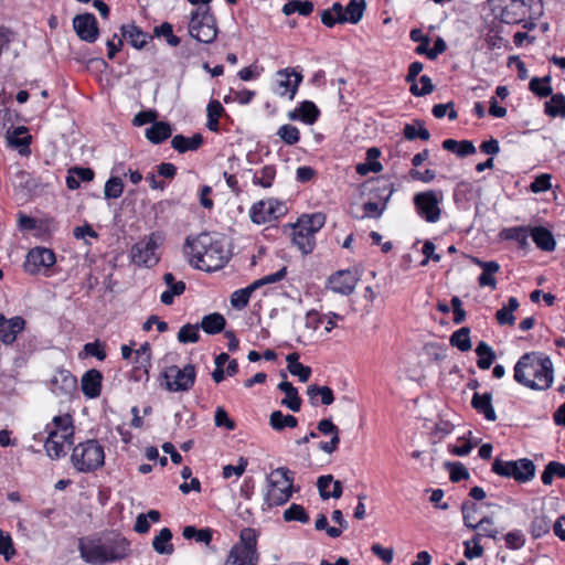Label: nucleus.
I'll return each instance as SVG.
<instances>
[{
  "label": "nucleus",
  "mask_w": 565,
  "mask_h": 565,
  "mask_svg": "<svg viewBox=\"0 0 565 565\" xmlns=\"http://www.w3.org/2000/svg\"><path fill=\"white\" fill-rule=\"evenodd\" d=\"M184 250L191 266L209 273L222 269L230 259L222 239L206 232L186 237Z\"/></svg>",
  "instance_id": "1"
},
{
  "label": "nucleus",
  "mask_w": 565,
  "mask_h": 565,
  "mask_svg": "<svg viewBox=\"0 0 565 565\" xmlns=\"http://www.w3.org/2000/svg\"><path fill=\"white\" fill-rule=\"evenodd\" d=\"M513 377L529 388L546 390L553 383V363L543 353H524L514 365Z\"/></svg>",
  "instance_id": "2"
},
{
  "label": "nucleus",
  "mask_w": 565,
  "mask_h": 565,
  "mask_svg": "<svg viewBox=\"0 0 565 565\" xmlns=\"http://www.w3.org/2000/svg\"><path fill=\"white\" fill-rule=\"evenodd\" d=\"M326 215L321 212L303 214L291 226V242L303 254L313 252L316 234L323 227Z\"/></svg>",
  "instance_id": "3"
},
{
  "label": "nucleus",
  "mask_w": 565,
  "mask_h": 565,
  "mask_svg": "<svg viewBox=\"0 0 565 565\" xmlns=\"http://www.w3.org/2000/svg\"><path fill=\"white\" fill-rule=\"evenodd\" d=\"M259 557L256 532L254 529L245 527L241 531L238 541L228 551L224 565H258Z\"/></svg>",
  "instance_id": "4"
},
{
  "label": "nucleus",
  "mask_w": 565,
  "mask_h": 565,
  "mask_svg": "<svg viewBox=\"0 0 565 565\" xmlns=\"http://www.w3.org/2000/svg\"><path fill=\"white\" fill-rule=\"evenodd\" d=\"M289 475L290 471L287 468L279 467L267 477L265 501L268 507L282 505L291 498L294 479Z\"/></svg>",
  "instance_id": "5"
},
{
  "label": "nucleus",
  "mask_w": 565,
  "mask_h": 565,
  "mask_svg": "<svg viewBox=\"0 0 565 565\" xmlns=\"http://www.w3.org/2000/svg\"><path fill=\"white\" fill-rule=\"evenodd\" d=\"M71 460L79 472H90L104 466V448L96 440L78 444L72 452Z\"/></svg>",
  "instance_id": "6"
},
{
  "label": "nucleus",
  "mask_w": 565,
  "mask_h": 565,
  "mask_svg": "<svg viewBox=\"0 0 565 565\" xmlns=\"http://www.w3.org/2000/svg\"><path fill=\"white\" fill-rule=\"evenodd\" d=\"M218 33L216 19L210 7L196 9L191 13L189 34L196 41L210 44L215 41Z\"/></svg>",
  "instance_id": "7"
},
{
  "label": "nucleus",
  "mask_w": 565,
  "mask_h": 565,
  "mask_svg": "<svg viewBox=\"0 0 565 565\" xmlns=\"http://www.w3.org/2000/svg\"><path fill=\"white\" fill-rule=\"evenodd\" d=\"M493 17L505 24H521L529 15L526 0H488Z\"/></svg>",
  "instance_id": "8"
},
{
  "label": "nucleus",
  "mask_w": 565,
  "mask_h": 565,
  "mask_svg": "<svg viewBox=\"0 0 565 565\" xmlns=\"http://www.w3.org/2000/svg\"><path fill=\"white\" fill-rule=\"evenodd\" d=\"M492 471L504 478H512L519 483L530 482L535 477V465L531 459L501 460L497 458L492 463Z\"/></svg>",
  "instance_id": "9"
},
{
  "label": "nucleus",
  "mask_w": 565,
  "mask_h": 565,
  "mask_svg": "<svg viewBox=\"0 0 565 565\" xmlns=\"http://www.w3.org/2000/svg\"><path fill=\"white\" fill-rule=\"evenodd\" d=\"M414 206L418 216L428 223H436L440 220L443 193L440 191L427 190L418 192L413 198Z\"/></svg>",
  "instance_id": "10"
},
{
  "label": "nucleus",
  "mask_w": 565,
  "mask_h": 565,
  "mask_svg": "<svg viewBox=\"0 0 565 565\" xmlns=\"http://www.w3.org/2000/svg\"><path fill=\"white\" fill-rule=\"evenodd\" d=\"M288 212L285 202L270 198L254 203L249 210V217L255 224H265L279 220Z\"/></svg>",
  "instance_id": "11"
},
{
  "label": "nucleus",
  "mask_w": 565,
  "mask_h": 565,
  "mask_svg": "<svg viewBox=\"0 0 565 565\" xmlns=\"http://www.w3.org/2000/svg\"><path fill=\"white\" fill-rule=\"evenodd\" d=\"M73 444L74 426H56L54 430L49 433L44 448L50 458L58 459L66 455Z\"/></svg>",
  "instance_id": "12"
},
{
  "label": "nucleus",
  "mask_w": 565,
  "mask_h": 565,
  "mask_svg": "<svg viewBox=\"0 0 565 565\" xmlns=\"http://www.w3.org/2000/svg\"><path fill=\"white\" fill-rule=\"evenodd\" d=\"M195 375V369L192 364H186L183 367L172 365L164 372L168 388L173 392L190 390L194 384Z\"/></svg>",
  "instance_id": "13"
},
{
  "label": "nucleus",
  "mask_w": 565,
  "mask_h": 565,
  "mask_svg": "<svg viewBox=\"0 0 565 565\" xmlns=\"http://www.w3.org/2000/svg\"><path fill=\"white\" fill-rule=\"evenodd\" d=\"M158 244L156 235L151 234L147 238L139 241L131 248L132 262L138 266L151 268L159 262V255L157 253Z\"/></svg>",
  "instance_id": "14"
},
{
  "label": "nucleus",
  "mask_w": 565,
  "mask_h": 565,
  "mask_svg": "<svg viewBox=\"0 0 565 565\" xmlns=\"http://www.w3.org/2000/svg\"><path fill=\"white\" fill-rule=\"evenodd\" d=\"M81 557L88 564L102 565L109 562L104 541L99 537H81L78 540Z\"/></svg>",
  "instance_id": "15"
},
{
  "label": "nucleus",
  "mask_w": 565,
  "mask_h": 565,
  "mask_svg": "<svg viewBox=\"0 0 565 565\" xmlns=\"http://www.w3.org/2000/svg\"><path fill=\"white\" fill-rule=\"evenodd\" d=\"M49 388L56 396L70 397L77 390V380L68 370L58 367L49 381Z\"/></svg>",
  "instance_id": "16"
},
{
  "label": "nucleus",
  "mask_w": 565,
  "mask_h": 565,
  "mask_svg": "<svg viewBox=\"0 0 565 565\" xmlns=\"http://www.w3.org/2000/svg\"><path fill=\"white\" fill-rule=\"evenodd\" d=\"M56 262L55 254L46 247H34L28 255L24 264L25 270L30 274H39L52 267Z\"/></svg>",
  "instance_id": "17"
},
{
  "label": "nucleus",
  "mask_w": 565,
  "mask_h": 565,
  "mask_svg": "<svg viewBox=\"0 0 565 565\" xmlns=\"http://www.w3.org/2000/svg\"><path fill=\"white\" fill-rule=\"evenodd\" d=\"M277 89L276 93L280 97L287 96L292 100L296 96L299 85L302 82V74L295 68L286 67L277 72Z\"/></svg>",
  "instance_id": "18"
},
{
  "label": "nucleus",
  "mask_w": 565,
  "mask_h": 565,
  "mask_svg": "<svg viewBox=\"0 0 565 565\" xmlns=\"http://www.w3.org/2000/svg\"><path fill=\"white\" fill-rule=\"evenodd\" d=\"M73 26L78 38L87 43H94L99 35L97 20L93 13L76 15L73 19Z\"/></svg>",
  "instance_id": "19"
},
{
  "label": "nucleus",
  "mask_w": 565,
  "mask_h": 565,
  "mask_svg": "<svg viewBox=\"0 0 565 565\" xmlns=\"http://www.w3.org/2000/svg\"><path fill=\"white\" fill-rule=\"evenodd\" d=\"M412 41H422L415 52L417 54H426L429 60H435L439 54L444 53L447 49L446 42L441 38H437L434 46L428 49L429 38L425 35L420 29H413L409 33Z\"/></svg>",
  "instance_id": "20"
},
{
  "label": "nucleus",
  "mask_w": 565,
  "mask_h": 565,
  "mask_svg": "<svg viewBox=\"0 0 565 565\" xmlns=\"http://www.w3.org/2000/svg\"><path fill=\"white\" fill-rule=\"evenodd\" d=\"M358 277L351 270H339L329 278V288L344 296L351 295L358 284Z\"/></svg>",
  "instance_id": "21"
},
{
  "label": "nucleus",
  "mask_w": 565,
  "mask_h": 565,
  "mask_svg": "<svg viewBox=\"0 0 565 565\" xmlns=\"http://www.w3.org/2000/svg\"><path fill=\"white\" fill-rule=\"evenodd\" d=\"M310 437L318 439L317 446L324 452L331 454L338 448L339 431L337 426H317V429L310 433Z\"/></svg>",
  "instance_id": "22"
},
{
  "label": "nucleus",
  "mask_w": 565,
  "mask_h": 565,
  "mask_svg": "<svg viewBox=\"0 0 565 565\" xmlns=\"http://www.w3.org/2000/svg\"><path fill=\"white\" fill-rule=\"evenodd\" d=\"M24 327L25 320L22 317L15 316L7 319L0 313V340L4 344H12Z\"/></svg>",
  "instance_id": "23"
},
{
  "label": "nucleus",
  "mask_w": 565,
  "mask_h": 565,
  "mask_svg": "<svg viewBox=\"0 0 565 565\" xmlns=\"http://www.w3.org/2000/svg\"><path fill=\"white\" fill-rule=\"evenodd\" d=\"M121 36L128 41V43L137 49H143L148 41L152 39L147 32L142 31L134 22L129 24H122L120 28Z\"/></svg>",
  "instance_id": "24"
},
{
  "label": "nucleus",
  "mask_w": 565,
  "mask_h": 565,
  "mask_svg": "<svg viewBox=\"0 0 565 565\" xmlns=\"http://www.w3.org/2000/svg\"><path fill=\"white\" fill-rule=\"evenodd\" d=\"M472 262L482 268V273L478 277L479 286L490 287L492 290H494L497 288V280L493 275L500 270V265L494 260L486 262L477 257H473Z\"/></svg>",
  "instance_id": "25"
},
{
  "label": "nucleus",
  "mask_w": 565,
  "mask_h": 565,
  "mask_svg": "<svg viewBox=\"0 0 565 565\" xmlns=\"http://www.w3.org/2000/svg\"><path fill=\"white\" fill-rule=\"evenodd\" d=\"M102 373L96 369H90L82 377V392L88 398H95L100 395Z\"/></svg>",
  "instance_id": "26"
},
{
  "label": "nucleus",
  "mask_w": 565,
  "mask_h": 565,
  "mask_svg": "<svg viewBox=\"0 0 565 565\" xmlns=\"http://www.w3.org/2000/svg\"><path fill=\"white\" fill-rule=\"evenodd\" d=\"M163 281L167 285V290L161 294L160 300L163 305L170 306L173 303L174 297L181 296L185 291V282L182 280L175 281L172 273H166Z\"/></svg>",
  "instance_id": "27"
},
{
  "label": "nucleus",
  "mask_w": 565,
  "mask_h": 565,
  "mask_svg": "<svg viewBox=\"0 0 565 565\" xmlns=\"http://www.w3.org/2000/svg\"><path fill=\"white\" fill-rule=\"evenodd\" d=\"M8 142L11 147L19 149L21 154L30 152L31 136L28 128L24 126L15 127L12 131L7 134Z\"/></svg>",
  "instance_id": "28"
},
{
  "label": "nucleus",
  "mask_w": 565,
  "mask_h": 565,
  "mask_svg": "<svg viewBox=\"0 0 565 565\" xmlns=\"http://www.w3.org/2000/svg\"><path fill=\"white\" fill-rule=\"evenodd\" d=\"M317 487L323 500L329 498L339 499L342 495V483L339 480H333L331 475L319 477Z\"/></svg>",
  "instance_id": "29"
},
{
  "label": "nucleus",
  "mask_w": 565,
  "mask_h": 565,
  "mask_svg": "<svg viewBox=\"0 0 565 565\" xmlns=\"http://www.w3.org/2000/svg\"><path fill=\"white\" fill-rule=\"evenodd\" d=\"M530 235L536 247L544 252H553L556 242L553 233L544 226H534L530 230Z\"/></svg>",
  "instance_id": "30"
},
{
  "label": "nucleus",
  "mask_w": 565,
  "mask_h": 565,
  "mask_svg": "<svg viewBox=\"0 0 565 565\" xmlns=\"http://www.w3.org/2000/svg\"><path fill=\"white\" fill-rule=\"evenodd\" d=\"M172 135V127L167 121H154L149 128L146 129V138L153 145H160Z\"/></svg>",
  "instance_id": "31"
},
{
  "label": "nucleus",
  "mask_w": 565,
  "mask_h": 565,
  "mask_svg": "<svg viewBox=\"0 0 565 565\" xmlns=\"http://www.w3.org/2000/svg\"><path fill=\"white\" fill-rule=\"evenodd\" d=\"M203 143V136L194 134L192 137L175 135L171 140V147L179 153L198 150Z\"/></svg>",
  "instance_id": "32"
},
{
  "label": "nucleus",
  "mask_w": 565,
  "mask_h": 565,
  "mask_svg": "<svg viewBox=\"0 0 565 565\" xmlns=\"http://www.w3.org/2000/svg\"><path fill=\"white\" fill-rule=\"evenodd\" d=\"M307 395L310 403L315 406L319 404L330 405L334 401L333 392L329 386L311 384L307 387Z\"/></svg>",
  "instance_id": "33"
},
{
  "label": "nucleus",
  "mask_w": 565,
  "mask_h": 565,
  "mask_svg": "<svg viewBox=\"0 0 565 565\" xmlns=\"http://www.w3.org/2000/svg\"><path fill=\"white\" fill-rule=\"evenodd\" d=\"M278 390L285 393L281 399V405L288 407L292 412H298L301 407V398L298 395L297 388L292 383L284 380L278 384Z\"/></svg>",
  "instance_id": "34"
},
{
  "label": "nucleus",
  "mask_w": 565,
  "mask_h": 565,
  "mask_svg": "<svg viewBox=\"0 0 565 565\" xmlns=\"http://www.w3.org/2000/svg\"><path fill=\"white\" fill-rule=\"evenodd\" d=\"M128 546L127 540L120 536L104 541V548L106 550L107 557H109V562L124 558L127 555Z\"/></svg>",
  "instance_id": "35"
},
{
  "label": "nucleus",
  "mask_w": 565,
  "mask_h": 565,
  "mask_svg": "<svg viewBox=\"0 0 565 565\" xmlns=\"http://www.w3.org/2000/svg\"><path fill=\"white\" fill-rule=\"evenodd\" d=\"M394 191V183L385 178H379L370 190L373 199L379 200L383 205L388 203Z\"/></svg>",
  "instance_id": "36"
},
{
  "label": "nucleus",
  "mask_w": 565,
  "mask_h": 565,
  "mask_svg": "<svg viewBox=\"0 0 565 565\" xmlns=\"http://www.w3.org/2000/svg\"><path fill=\"white\" fill-rule=\"evenodd\" d=\"M471 404L473 408H476L479 413L484 415V418L489 422L495 420V412L491 404V394L484 393V394H478L475 393Z\"/></svg>",
  "instance_id": "37"
},
{
  "label": "nucleus",
  "mask_w": 565,
  "mask_h": 565,
  "mask_svg": "<svg viewBox=\"0 0 565 565\" xmlns=\"http://www.w3.org/2000/svg\"><path fill=\"white\" fill-rule=\"evenodd\" d=\"M443 148L447 151L455 152L460 158L471 156L476 152V147L470 140L457 141L455 139H446L443 141Z\"/></svg>",
  "instance_id": "38"
},
{
  "label": "nucleus",
  "mask_w": 565,
  "mask_h": 565,
  "mask_svg": "<svg viewBox=\"0 0 565 565\" xmlns=\"http://www.w3.org/2000/svg\"><path fill=\"white\" fill-rule=\"evenodd\" d=\"M529 234L530 230L526 226H513L504 228L501 232V237L509 241H515L520 248H529Z\"/></svg>",
  "instance_id": "39"
},
{
  "label": "nucleus",
  "mask_w": 565,
  "mask_h": 565,
  "mask_svg": "<svg viewBox=\"0 0 565 565\" xmlns=\"http://www.w3.org/2000/svg\"><path fill=\"white\" fill-rule=\"evenodd\" d=\"M286 361L288 363V371L294 376H297L300 382H307L311 375V369L299 362L298 353H290L287 355Z\"/></svg>",
  "instance_id": "40"
},
{
  "label": "nucleus",
  "mask_w": 565,
  "mask_h": 565,
  "mask_svg": "<svg viewBox=\"0 0 565 565\" xmlns=\"http://www.w3.org/2000/svg\"><path fill=\"white\" fill-rule=\"evenodd\" d=\"M225 324V318L221 313L214 312L204 316L202 318L200 327L207 334H217L224 330Z\"/></svg>",
  "instance_id": "41"
},
{
  "label": "nucleus",
  "mask_w": 565,
  "mask_h": 565,
  "mask_svg": "<svg viewBox=\"0 0 565 565\" xmlns=\"http://www.w3.org/2000/svg\"><path fill=\"white\" fill-rule=\"evenodd\" d=\"M313 2L309 0H290L284 4L281 11L285 15L298 13L308 17L313 12Z\"/></svg>",
  "instance_id": "42"
},
{
  "label": "nucleus",
  "mask_w": 565,
  "mask_h": 565,
  "mask_svg": "<svg viewBox=\"0 0 565 565\" xmlns=\"http://www.w3.org/2000/svg\"><path fill=\"white\" fill-rule=\"evenodd\" d=\"M172 532L168 527L160 530L159 534L153 539L152 547L158 554L170 555L174 548L171 544Z\"/></svg>",
  "instance_id": "43"
},
{
  "label": "nucleus",
  "mask_w": 565,
  "mask_h": 565,
  "mask_svg": "<svg viewBox=\"0 0 565 565\" xmlns=\"http://www.w3.org/2000/svg\"><path fill=\"white\" fill-rule=\"evenodd\" d=\"M478 355L477 365L481 370H488L495 360V352L484 341H480L475 350Z\"/></svg>",
  "instance_id": "44"
},
{
  "label": "nucleus",
  "mask_w": 565,
  "mask_h": 565,
  "mask_svg": "<svg viewBox=\"0 0 565 565\" xmlns=\"http://www.w3.org/2000/svg\"><path fill=\"white\" fill-rule=\"evenodd\" d=\"M276 178V168L273 164L264 166L262 169L253 172V183L265 189H269Z\"/></svg>",
  "instance_id": "45"
},
{
  "label": "nucleus",
  "mask_w": 565,
  "mask_h": 565,
  "mask_svg": "<svg viewBox=\"0 0 565 565\" xmlns=\"http://www.w3.org/2000/svg\"><path fill=\"white\" fill-rule=\"evenodd\" d=\"M366 9V2L365 0H350L348 6L344 9V23H352L356 24L359 23L364 14V11Z\"/></svg>",
  "instance_id": "46"
},
{
  "label": "nucleus",
  "mask_w": 565,
  "mask_h": 565,
  "mask_svg": "<svg viewBox=\"0 0 565 565\" xmlns=\"http://www.w3.org/2000/svg\"><path fill=\"white\" fill-rule=\"evenodd\" d=\"M403 136L405 139L412 141L419 138L423 141H427L430 138V132L425 128L424 121L414 120L413 124H406L403 129Z\"/></svg>",
  "instance_id": "47"
},
{
  "label": "nucleus",
  "mask_w": 565,
  "mask_h": 565,
  "mask_svg": "<svg viewBox=\"0 0 565 565\" xmlns=\"http://www.w3.org/2000/svg\"><path fill=\"white\" fill-rule=\"evenodd\" d=\"M544 111L553 118H565V96L561 93L552 95L551 99L544 104Z\"/></svg>",
  "instance_id": "48"
},
{
  "label": "nucleus",
  "mask_w": 565,
  "mask_h": 565,
  "mask_svg": "<svg viewBox=\"0 0 565 565\" xmlns=\"http://www.w3.org/2000/svg\"><path fill=\"white\" fill-rule=\"evenodd\" d=\"M551 81V75H546L544 77H533L529 83V89L537 97H547L552 95L553 92Z\"/></svg>",
  "instance_id": "49"
},
{
  "label": "nucleus",
  "mask_w": 565,
  "mask_h": 565,
  "mask_svg": "<svg viewBox=\"0 0 565 565\" xmlns=\"http://www.w3.org/2000/svg\"><path fill=\"white\" fill-rule=\"evenodd\" d=\"M452 347L457 348L461 352H467L471 349L470 329L462 327L455 331L449 339Z\"/></svg>",
  "instance_id": "50"
},
{
  "label": "nucleus",
  "mask_w": 565,
  "mask_h": 565,
  "mask_svg": "<svg viewBox=\"0 0 565 565\" xmlns=\"http://www.w3.org/2000/svg\"><path fill=\"white\" fill-rule=\"evenodd\" d=\"M253 282L245 288L237 289L231 295V305L236 310L244 309L250 299L252 294L255 291Z\"/></svg>",
  "instance_id": "51"
},
{
  "label": "nucleus",
  "mask_w": 565,
  "mask_h": 565,
  "mask_svg": "<svg viewBox=\"0 0 565 565\" xmlns=\"http://www.w3.org/2000/svg\"><path fill=\"white\" fill-rule=\"evenodd\" d=\"M135 363L137 370H142L148 374V369L151 366V348L148 342L142 343L140 348L135 351Z\"/></svg>",
  "instance_id": "52"
},
{
  "label": "nucleus",
  "mask_w": 565,
  "mask_h": 565,
  "mask_svg": "<svg viewBox=\"0 0 565 565\" xmlns=\"http://www.w3.org/2000/svg\"><path fill=\"white\" fill-rule=\"evenodd\" d=\"M555 476L558 478H565V465L557 461H551L546 465L541 476V480L543 484L550 486L552 484Z\"/></svg>",
  "instance_id": "53"
},
{
  "label": "nucleus",
  "mask_w": 565,
  "mask_h": 565,
  "mask_svg": "<svg viewBox=\"0 0 565 565\" xmlns=\"http://www.w3.org/2000/svg\"><path fill=\"white\" fill-rule=\"evenodd\" d=\"M465 552L463 555L468 559L481 557L484 550L481 545V533H476L471 541L463 542Z\"/></svg>",
  "instance_id": "54"
},
{
  "label": "nucleus",
  "mask_w": 565,
  "mask_h": 565,
  "mask_svg": "<svg viewBox=\"0 0 565 565\" xmlns=\"http://www.w3.org/2000/svg\"><path fill=\"white\" fill-rule=\"evenodd\" d=\"M298 111L301 120L308 125L315 124L320 115L316 104L310 100L301 102Z\"/></svg>",
  "instance_id": "55"
},
{
  "label": "nucleus",
  "mask_w": 565,
  "mask_h": 565,
  "mask_svg": "<svg viewBox=\"0 0 565 565\" xmlns=\"http://www.w3.org/2000/svg\"><path fill=\"white\" fill-rule=\"evenodd\" d=\"M153 35L157 38L163 36L168 45L175 47L181 43L179 36L173 34V26L169 22H163L153 29Z\"/></svg>",
  "instance_id": "56"
},
{
  "label": "nucleus",
  "mask_w": 565,
  "mask_h": 565,
  "mask_svg": "<svg viewBox=\"0 0 565 565\" xmlns=\"http://www.w3.org/2000/svg\"><path fill=\"white\" fill-rule=\"evenodd\" d=\"M469 436H471V431L468 433ZM459 445H449L448 450L450 454L455 456H467L472 448L479 443L478 439L475 441L471 440L470 437L463 436L458 438Z\"/></svg>",
  "instance_id": "57"
},
{
  "label": "nucleus",
  "mask_w": 565,
  "mask_h": 565,
  "mask_svg": "<svg viewBox=\"0 0 565 565\" xmlns=\"http://www.w3.org/2000/svg\"><path fill=\"white\" fill-rule=\"evenodd\" d=\"M472 530H478L477 533H481V537L486 536L493 540H497L500 534V531L494 526L492 519L489 516H483L472 526Z\"/></svg>",
  "instance_id": "58"
},
{
  "label": "nucleus",
  "mask_w": 565,
  "mask_h": 565,
  "mask_svg": "<svg viewBox=\"0 0 565 565\" xmlns=\"http://www.w3.org/2000/svg\"><path fill=\"white\" fill-rule=\"evenodd\" d=\"M551 530V520L544 515H536L531 523V534L534 539H540Z\"/></svg>",
  "instance_id": "59"
},
{
  "label": "nucleus",
  "mask_w": 565,
  "mask_h": 565,
  "mask_svg": "<svg viewBox=\"0 0 565 565\" xmlns=\"http://www.w3.org/2000/svg\"><path fill=\"white\" fill-rule=\"evenodd\" d=\"M284 520L286 522L297 521L306 524L309 522V515L302 505L292 503L284 511Z\"/></svg>",
  "instance_id": "60"
},
{
  "label": "nucleus",
  "mask_w": 565,
  "mask_h": 565,
  "mask_svg": "<svg viewBox=\"0 0 565 565\" xmlns=\"http://www.w3.org/2000/svg\"><path fill=\"white\" fill-rule=\"evenodd\" d=\"M200 340L199 324L186 323L178 332L180 343H196Z\"/></svg>",
  "instance_id": "61"
},
{
  "label": "nucleus",
  "mask_w": 565,
  "mask_h": 565,
  "mask_svg": "<svg viewBox=\"0 0 565 565\" xmlns=\"http://www.w3.org/2000/svg\"><path fill=\"white\" fill-rule=\"evenodd\" d=\"M124 192V182L119 177H110L104 188L105 199H118Z\"/></svg>",
  "instance_id": "62"
},
{
  "label": "nucleus",
  "mask_w": 565,
  "mask_h": 565,
  "mask_svg": "<svg viewBox=\"0 0 565 565\" xmlns=\"http://www.w3.org/2000/svg\"><path fill=\"white\" fill-rule=\"evenodd\" d=\"M277 135L289 146L296 145L300 139L299 129L292 125H282L278 129Z\"/></svg>",
  "instance_id": "63"
},
{
  "label": "nucleus",
  "mask_w": 565,
  "mask_h": 565,
  "mask_svg": "<svg viewBox=\"0 0 565 565\" xmlns=\"http://www.w3.org/2000/svg\"><path fill=\"white\" fill-rule=\"evenodd\" d=\"M447 470L452 482H459L469 478L468 469L460 462H447Z\"/></svg>",
  "instance_id": "64"
}]
</instances>
